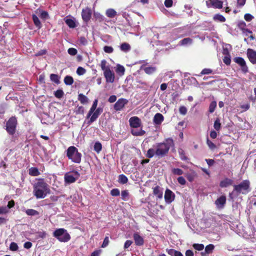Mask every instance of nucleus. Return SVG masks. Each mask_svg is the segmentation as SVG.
Here are the masks:
<instances>
[{"label":"nucleus","mask_w":256,"mask_h":256,"mask_svg":"<svg viewBox=\"0 0 256 256\" xmlns=\"http://www.w3.org/2000/svg\"><path fill=\"white\" fill-rule=\"evenodd\" d=\"M50 192L49 186L44 178L38 179L34 185V194L37 198H44Z\"/></svg>","instance_id":"f257e3e1"},{"label":"nucleus","mask_w":256,"mask_h":256,"mask_svg":"<svg viewBox=\"0 0 256 256\" xmlns=\"http://www.w3.org/2000/svg\"><path fill=\"white\" fill-rule=\"evenodd\" d=\"M170 146L165 142H160L156 144V148H149L146 156L149 158H152L154 154L158 158L165 156L168 154Z\"/></svg>","instance_id":"f03ea898"},{"label":"nucleus","mask_w":256,"mask_h":256,"mask_svg":"<svg viewBox=\"0 0 256 256\" xmlns=\"http://www.w3.org/2000/svg\"><path fill=\"white\" fill-rule=\"evenodd\" d=\"M233 190L229 194V196L231 198H232V194H235L237 196L240 194L246 195L251 191L250 182L248 180H243L240 184L233 185Z\"/></svg>","instance_id":"7ed1b4c3"},{"label":"nucleus","mask_w":256,"mask_h":256,"mask_svg":"<svg viewBox=\"0 0 256 256\" xmlns=\"http://www.w3.org/2000/svg\"><path fill=\"white\" fill-rule=\"evenodd\" d=\"M66 156L72 162L80 164L82 160V154L78 150V149L74 146H70L66 150Z\"/></svg>","instance_id":"20e7f679"},{"label":"nucleus","mask_w":256,"mask_h":256,"mask_svg":"<svg viewBox=\"0 0 256 256\" xmlns=\"http://www.w3.org/2000/svg\"><path fill=\"white\" fill-rule=\"evenodd\" d=\"M53 236L60 242H66L70 240V236L67 230L64 228L56 229L53 232Z\"/></svg>","instance_id":"39448f33"},{"label":"nucleus","mask_w":256,"mask_h":256,"mask_svg":"<svg viewBox=\"0 0 256 256\" xmlns=\"http://www.w3.org/2000/svg\"><path fill=\"white\" fill-rule=\"evenodd\" d=\"M17 120L16 117L12 116L9 118L6 124V130L10 135H13L16 131Z\"/></svg>","instance_id":"423d86ee"},{"label":"nucleus","mask_w":256,"mask_h":256,"mask_svg":"<svg viewBox=\"0 0 256 256\" xmlns=\"http://www.w3.org/2000/svg\"><path fill=\"white\" fill-rule=\"evenodd\" d=\"M234 62L238 64L244 73H246L248 71V68L246 66L245 60L242 57H236L233 59Z\"/></svg>","instance_id":"0eeeda50"},{"label":"nucleus","mask_w":256,"mask_h":256,"mask_svg":"<svg viewBox=\"0 0 256 256\" xmlns=\"http://www.w3.org/2000/svg\"><path fill=\"white\" fill-rule=\"evenodd\" d=\"M73 172L75 176H76V178H74L73 176L70 174L69 172H67L64 174V179L66 184H70L74 183L80 177V174L78 171L74 170Z\"/></svg>","instance_id":"6e6552de"},{"label":"nucleus","mask_w":256,"mask_h":256,"mask_svg":"<svg viewBox=\"0 0 256 256\" xmlns=\"http://www.w3.org/2000/svg\"><path fill=\"white\" fill-rule=\"evenodd\" d=\"M206 4L208 8L212 7L214 8H222V2L220 0H208Z\"/></svg>","instance_id":"1a4fd4ad"},{"label":"nucleus","mask_w":256,"mask_h":256,"mask_svg":"<svg viewBox=\"0 0 256 256\" xmlns=\"http://www.w3.org/2000/svg\"><path fill=\"white\" fill-rule=\"evenodd\" d=\"M104 75L106 78V82L112 83L115 79L114 72L110 70V68H108L104 72Z\"/></svg>","instance_id":"9d476101"},{"label":"nucleus","mask_w":256,"mask_h":256,"mask_svg":"<svg viewBox=\"0 0 256 256\" xmlns=\"http://www.w3.org/2000/svg\"><path fill=\"white\" fill-rule=\"evenodd\" d=\"M102 112V108H98L96 109V110L90 116V119L88 122V124L90 125L92 123L96 121V120L98 118L99 116Z\"/></svg>","instance_id":"9b49d317"},{"label":"nucleus","mask_w":256,"mask_h":256,"mask_svg":"<svg viewBox=\"0 0 256 256\" xmlns=\"http://www.w3.org/2000/svg\"><path fill=\"white\" fill-rule=\"evenodd\" d=\"M164 200L167 204H170L175 198L174 194L170 189L167 188L165 191Z\"/></svg>","instance_id":"f8f14e48"},{"label":"nucleus","mask_w":256,"mask_h":256,"mask_svg":"<svg viewBox=\"0 0 256 256\" xmlns=\"http://www.w3.org/2000/svg\"><path fill=\"white\" fill-rule=\"evenodd\" d=\"M82 16L83 20L86 22H88L92 17L91 9L88 7L83 9L82 12Z\"/></svg>","instance_id":"ddd939ff"},{"label":"nucleus","mask_w":256,"mask_h":256,"mask_svg":"<svg viewBox=\"0 0 256 256\" xmlns=\"http://www.w3.org/2000/svg\"><path fill=\"white\" fill-rule=\"evenodd\" d=\"M246 55L250 62L253 64H256V51L252 48H248Z\"/></svg>","instance_id":"4468645a"},{"label":"nucleus","mask_w":256,"mask_h":256,"mask_svg":"<svg viewBox=\"0 0 256 256\" xmlns=\"http://www.w3.org/2000/svg\"><path fill=\"white\" fill-rule=\"evenodd\" d=\"M129 122L130 127L133 128H139L142 124L140 119L136 116L131 117L129 120Z\"/></svg>","instance_id":"2eb2a0df"},{"label":"nucleus","mask_w":256,"mask_h":256,"mask_svg":"<svg viewBox=\"0 0 256 256\" xmlns=\"http://www.w3.org/2000/svg\"><path fill=\"white\" fill-rule=\"evenodd\" d=\"M128 102V100L124 98H120L115 103L114 105V108L115 110L118 111L121 110L126 104Z\"/></svg>","instance_id":"dca6fc26"},{"label":"nucleus","mask_w":256,"mask_h":256,"mask_svg":"<svg viewBox=\"0 0 256 256\" xmlns=\"http://www.w3.org/2000/svg\"><path fill=\"white\" fill-rule=\"evenodd\" d=\"M133 238L136 246H141L144 244V240L138 233H134L133 235Z\"/></svg>","instance_id":"f3484780"},{"label":"nucleus","mask_w":256,"mask_h":256,"mask_svg":"<svg viewBox=\"0 0 256 256\" xmlns=\"http://www.w3.org/2000/svg\"><path fill=\"white\" fill-rule=\"evenodd\" d=\"M234 181L230 178H225L222 180L220 182V188H226L228 186H232Z\"/></svg>","instance_id":"a211bd4d"},{"label":"nucleus","mask_w":256,"mask_h":256,"mask_svg":"<svg viewBox=\"0 0 256 256\" xmlns=\"http://www.w3.org/2000/svg\"><path fill=\"white\" fill-rule=\"evenodd\" d=\"M153 194L156 196L158 198L162 199V198L163 192L160 186H156L152 188Z\"/></svg>","instance_id":"6ab92c4d"},{"label":"nucleus","mask_w":256,"mask_h":256,"mask_svg":"<svg viewBox=\"0 0 256 256\" xmlns=\"http://www.w3.org/2000/svg\"><path fill=\"white\" fill-rule=\"evenodd\" d=\"M226 196H222L216 200L215 204L218 207L222 208L226 203Z\"/></svg>","instance_id":"aec40b11"},{"label":"nucleus","mask_w":256,"mask_h":256,"mask_svg":"<svg viewBox=\"0 0 256 256\" xmlns=\"http://www.w3.org/2000/svg\"><path fill=\"white\" fill-rule=\"evenodd\" d=\"M164 120L163 115L160 113H156L154 118L153 122L156 124H160Z\"/></svg>","instance_id":"412c9836"},{"label":"nucleus","mask_w":256,"mask_h":256,"mask_svg":"<svg viewBox=\"0 0 256 256\" xmlns=\"http://www.w3.org/2000/svg\"><path fill=\"white\" fill-rule=\"evenodd\" d=\"M98 100L97 99H95L93 102L92 106H91V108L87 114V116H86L87 118H89L91 116L92 114L94 112V111L96 110V107L98 106Z\"/></svg>","instance_id":"4be33fe9"},{"label":"nucleus","mask_w":256,"mask_h":256,"mask_svg":"<svg viewBox=\"0 0 256 256\" xmlns=\"http://www.w3.org/2000/svg\"><path fill=\"white\" fill-rule=\"evenodd\" d=\"M78 99L83 104L88 102V98L82 94H78Z\"/></svg>","instance_id":"5701e85b"},{"label":"nucleus","mask_w":256,"mask_h":256,"mask_svg":"<svg viewBox=\"0 0 256 256\" xmlns=\"http://www.w3.org/2000/svg\"><path fill=\"white\" fill-rule=\"evenodd\" d=\"M120 49L122 51L127 52L131 49V46L128 43L124 42L120 46Z\"/></svg>","instance_id":"b1692460"},{"label":"nucleus","mask_w":256,"mask_h":256,"mask_svg":"<svg viewBox=\"0 0 256 256\" xmlns=\"http://www.w3.org/2000/svg\"><path fill=\"white\" fill-rule=\"evenodd\" d=\"M32 18L36 27L38 28H40L42 27V24L38 18L36 14H33L32 16Z\"/></svg>","instance_id":"393cba45"},{"label":"nucleus","mask_w":256,"mask_h":256,"mask_svg":"<svg viewBox=\"0 0 256 256\" xmlns=\"http://www.w3.org/2000/svg\"><path fill=\"white\" fill-rule=\"evenodd\" d=\"M29 174L32 176H39L40 172L38 168L32 167L29 169Z\"/></svg>","instance_id":"a878e982"},{"label":"nucleus","mask_w":256,"mask_h":256,"mask_svg":"<svg viewBox=\"0 0 256 256\" xmlns=\"http://www.w3.org/2000/svg\"><path fill=\"white\" fill-rule=\"evenodd\" d=\"M106 16L110 18H113L116 15V11L112 8L108 9L106 12Z\"/></svg>","instance_id":"bb28decb"},{"label":"nucleus","mask_w":256,"mask_h":256,"mask_svg":"<svg viewBox=\"0 0 256 256\" xmlns=\"http://www.w3.org/2000/svg\"><path fill=\"white\" fill-rule=\"evenodd\" d=\"M213 20L216 22H224L226 20V18L222 15L219 14H217L214 15Z\"/></svg>","instance_id":"cd10ccee"},{"label":"nucleus","mask_w":256,"mask_h":256,"mask_svg":"<svg viewBox=\"0 0 256 256\" xmlns=\"http://www.w3.org/2000/svg\"><path fill=\"white\" fill-rule=\"evenodd\" d=\"M178 152L180 155V157L182 160L187 161L189 160L188 158L186 156V154L184 150H182V148H178Z\"/></svg>","instance_id":"c85d7f7f"},{"label":"nucleus","mask_w":256,"mask_h":256,"mask_svg":"<svg viewBox=\"0 0 256 256\" xmlns=\"http://www.w3.org/2000/svg\"><path fill=\"white\" fill-rule=\"evenodd\" d=\"M66 24L70 28H74L76 27V24L75 21L72 18H67L64 20Z\"/></svg>","instance_id":"c756f323"},{"label":"nucleus","mask_w":256,"mask_h":256,"mask_svg":"<svg viewBox=\"0 0 256 256\" xmlns=\"http://www.w3.org/2000/svg\"><path fill=\"white\" fill-rule=\"evenodd\" d=\"M47 233L44 230L38 231L36 234V239L44 238H46Z\"/></svg>","instance_id":"7c9ffc66"},{"label":"nucleus","mask_w":256,"mask_h":256,"mask_svg":"<svg viewBox=\"0 0 256 256\" xmlns=\"http://www.w3.org/2000/svg\"><path fill=\"white\" fill-rule=\"evenodd\" d=\"M131 133L133 136H142L145 134L146 132L142 129H140V130H132Z\"/></svg>","instance_id":"2f4dec72"},{"label":"nucleus","mask_w":256,"mask_h":256,"mask_svg":"<svg viewBox=\"0 0 256 256\" xmlns=\"http://www.w3.org/2000/svg\"><path fill=\"white\" fill-rule=\"evenodd\" d=\"M144 70L146 74H151L156 71V68L154 66H148L145 68Z\"/></svg>","instance_id":"473e14b6"},{"label":"nucleus","mask_w":256,"mask_h":256,"mask_svg":"<svg viewBox=\"0 0 256 256\" xmlns=\"http://www.w3.org/2000/svg\"><path fill=\"white\" fill-rule=\"evenodd\" d=\"M64 82L66 85H72L74 83V79L72 76H66L64 78Z\"/></svg>","instance_id":"72a5a7b5"},{"label":"nucleus","mask_w":256,"mask_h":256,"mask_svg":"<svg viewBox=\"0 0 256 256\" xmlns=\"http://www.w3.org/2000/svg\"><path fill=\"white\" fill-rule=\"evenodd\" d=\"M118 182L121 184H125L128 182V178L125 175L122 174L118 176Z\"/></svg>","instance_id":"f704fd0d"},{"label":"nucleus","mask_w":256,"mask_h":256,"mask_svg":"<svg viewBox=\"0 0 256 256\" xmlns=\"http://www.w3.org/2000/svg\"><path fill=\"white\" fill-rule=\"evenodd\" d=\"M26 213L28 216H34L39 214V212L34 209H28L26 210Z\"/></svg>","instance_id":"c9c22d12"},{"label":"nucleus","mask_w":256,"mask_h":256,"mask_svg":"<svg viewBox=\"0 0 256 256\" xmlns=\"http://www.w3.org/2000/svg\"><path fill=\"white\" fill-rule=\"evenodd\" d=\"M50 79L53 82L56 84H59L60 82L59 80L60 78L58 74H51L50 75Z\"/></svg>","instance_id":"e433bc0d"},{"label":"nucleus","mask_w":256,"mask_h":256,"mask_svg":"<svg viewBox=\"0 0 256 256\" xmlns=\"http://www.w3.org/2000/svg\"><path fill=\"white\" fill-rule=\"evenodd\" d=\"M214 248V244H209L207 245L205 248V253H206V254H210L212 252Z\"/></svg>","instance_id":"4c0bfd02"},{"label":"nucleus","mask_w":256,"mask_h":256,"mask_svg":"<svg viewBox=\"0 0 256 256\" xmlns=\"http://www.w3.org/2000/svg\"><path fill=\"white\" fill-rule=\"evenodd\" d=\"M122 199L124 201H126L128 200L129 192L128 190H124L122 191L121 192Z\"/></svg>","instance_id":"58836bf2"},{"label":"nucleus","mask_w":256,"mask_h":256,"mask_svg":"<svg viewBox=\"0 0 256 256\" xmlns=\"http://www.w3.org/2000/svg\"><path fill=\"white\" fill-rule=\"evenodd\" d=\"M94 149L97 153H99L102 150L101 143L98 142H96L94 144Z\"/></svg>","instance_id":"ea45409f"},{"label":"nucleus","mask_w":256,"mask_h":256,"mask_svg":"<svg viewBox=\"0 0 256 256\" xmlns=\"http://www.w3.org/2000/svg\"><path fill=\"white\" fill-rule=\"evenodd\" d=\"M216 106V101H212L210 102L209 108H208V111L210 113H212Z\"/></svg>","instance_id":"a19ab883"},{"label":"nucleus","mask_w":256,"mask_h":256,"mask_svg":"<svg viewBox=\"0 0 256 256\" xmlns=\"http://www.w3.org/2000/svg\"><path fill=\"white\" fill-rule=\"evenodd\" d=\"M192 42V40L190 38H184L182 39L180 42L181 45H186L188 44H190Z\"/></svg>","instance_id":"79ce46f5"},{"label":"nucleus","mask_w":256,"mask_h":256,"mask_svg":"<svg viewBox=\"0 0 256 256\" xmlns=\"http://www.w3.org/2000/svg\"><path fill=\"white\" fill-rule=\"evenodd\" d=\"M54 96L58 98H61L64 95V92L62 90H58L54 92Z\"/></svg>","instance_id":"37998d69"},{"label":"nucleus","mask_w":256,"mask_h":256,"mask_svg":"<svg viewBox=\"0 0 256 256\" xmlns=\"http://www.w3.org/2000/svg\"><path fill=\"white\" fill-rule=\"evenodd\" d=\"M125 68H124L120 64H118L117 66V68L116 69V72L118 74H120L122 75H123L124 73Z\"/></svg>","instance_id":"c03bdc74"},{"label":"nucleus","mask_w":256,"mask_h":256,"mask_svg":"<svg viewBox=\"0 0 256 256\" xmlns=\"http://www.w3.org/2000/svg\"><path fill=\"white\" fill-rule=\"evenodd\" d=\"M192 247L195 250L198 251L202 250L204 248V245L202 244H192Z\"/></svg>","instance_id":"a18cd8bd"},{"label":"nucleus","mask_w":256,"mask_h":256,"mask_svg":"<svg viewBox=\"0 0 256 256\" xmlns=\"http://www.w3.org/2000/svg\"><path fill=\"white\" fill-rule=\"evenodd\" d=\"M172 172L173 174L178 176L182 175L184 174L183 170L179 168H174L172 170Z\"/></svg>","instance_id":"49530a36"},{"label":"nucleus","mask_w":256,"mask_h":256,"mask_svg":"<svg viewBox=\"0 0 256 256\" xmlns=\"http://www.w3.org/2000/svg\"><path fill=\"white\" fill-rule=\"evenodd\" d=\"M178 250L172 248H166V252L170 256H175Z\"/></svg>","instance_id":"de8ad7c7"},{"label":"nucleus","mask_w":256,"mask_h":256,"mask_svg":"<svg viewBox=\"0 0 256 256\" xmlns=\"http://www.w3.org/2000/svg\"><path fill=\"white\" fill-rule=\"evenodd\" d=\"M18 246L16 243L12 242L10 244V249L12 251H16L18 250Z\"/></svg>","instance_id":"09e8293b"},{"label":"nucleus","mask_w":256,"mask_h":256,"mask_svg":"<svg viewBox=\"0 0 256 256\" xmlns=\"http://www.w3.org/2000/svg\"><path fill=\"white\" fill-rule=\"evenodd\" d=\"M214 126V128L216 130H220V126H221V124L220 123V120L218 118L215 120Z\"/></svg>","instance_id":"8fccbe9b"},{"label":"nucleus","mask_w":256,"mask_h":256,"mask_svg":"<svg viewBox=\"0 0 256 256\" xmlns=\"http://www.w3.org/2000/svg\"><path fill=\"white\" fill-rule=\"evenodd\" d=\"M86 72V70L82 67L79 66L76 70V73L79 76H82Z\"/></svg>","instance_id":"3c124183"},{"label":"nucleus","mask_w":256,"mask_h":256,"mask_svg":"<svg viewBox=\"0 0 256 256\" xmlns=\"http://www.w3.org/2000/svg\"><path fill=\"white\" fill-rule=\"evenodd\" d=\"M120 194V190L118 188H114L110 190V194L114 196H118Z\"/></svg>","instance_id":"603ef678"},{"label":"nucleus","mask_w":256,"mask_h":256,"mask_svg":"<svg viewBox=\"0 0 256 256\" xmlns=\"http://www.w3.org/2000/svg\"><path fill=\"white\" fill-rule=\"evenodd\" d=\"M104 50L106 53L110 54L114 51V48L110 46H106L104 48Z\"/></svg>","instance_id":"864d4df0"},{"label":"nucleus","mask_w":256,"mask_h":256,"mask_svg":"<svg viewBox=\"0 0 256 256\" xmlns=\"http://www.w3.org/2000/svg\"><path fill=\"white\" fill-rule=\"evenodd\" d=\"M68 53L71 56H75L78 52V50L75 48H71L68 49Z\"/></svg>","instance_id":"5fc2aeb1"},{"label":"nucleus","mask_w":256,"mask_h":256,"mask_svg":"<svg viewBox=\"0 0 256 256\" xmlns=\"http://www.w3.org/2000/svg\"><path fill=\"white\" fill-rule=\"evenodd\" d=\"M223 62L227 66L230 65L231 62L230 56L229 55L228 56H225L223 58Z\"/></svg>","instance_id":"6e6d98bb"},{"label":"nucleus","mask_w":256,"mask_h":256,"mask_svg":"<svg viewBox=\"0 0 256 256\" xmlns=\"http://www.w3.org/2000/svg\"><path fill=\"white\" fill-rule=\"evenodd\" d=\"M75 112L76 114H83L84 113V108L82 106H78L76 108Z\"/></svg>","instance_id":"4d7b16f0"},{"label":"nucleus","mask_w":256,"mask_h":256,"mask_svg":"<svg viewBox=\"0 0 256 256\" xmlns=\"http://www.w3.org/2000/svg\"><path fill=\"white\" fill-rule=\"evenodd\" d=\"M106 61L105 60H103L101 61L100 62V67L102 70L104 72L106 70H107L108 68H110L108 66L106 67Z\"/></svg>","instance_id":"13d9d810"},{"label":"nucleus","mask_w":256,"mask_h":256,"mask_svg":"<svg viewBox=\"0 0 256 256\" xmlns=\"http://www.w3.org/2000/svg\"><path fill=\"white\" fill-rule=\"evenodd\" d=\"M212 70H211L210 68H204L202 70L200 74L202 75L208 74H212Z\"/></svg>","instance_id":"bf43d9fd"},{"label":"nucleus","mask_w":256,"mask_h":256,"mask_svg":"<svg viewBox=\"0 0 256 256\" xmlns=\"http://www.w3.org/2000/svg\"><path fill=\"white\" fill-rule=\"evenodd\" d=\"M206 144L208 145V147L211 150H214L216 148V145L210 140H209L208 138L206 140Z\"/></svg>","instance_id":"052dcab7"},{"label":"nucleus","mask_w":256,"mask_h":256,"mask_svg":"<svg viewBox=\"0 0 256 256\" xmlns=\"http://www.w3.org/2000/svg\"><path fill=\"white\" fill-rule=\"evenodd\" d=\"M244 18L246 21L250 22L252 20L254 16L250 14H246L244 16Z\"/></svg>","instance_id":"680f3d73"},{"label":"nucleus","mask_w":256,"mask_h":256,"mask_svg":"<svg viewBox=\"0 0 256 256\" xmlns=\"http://www.w3.org/2000/svg\"><path fill=\"white\" fill-rule=\"evenodd\" d=\"M79 42L80 44L85 46L88 44L87 40L84 36H81L79 38Z\"/></svg>","instance_id":"e2e57ef3"},{"label":"nucleus","mask_w":256,"mask_h":256,"mask_svg":"<svg viewBox=\"0 0 256 256\" xmlns=\"http://www.w3.org/2000/svg\"><path fill=\"white\" fill-rule=\"evenodd\" d=\"M180 112L183 115H185L187 112V109L184 106H181L179 108Z\"/></svg>","instance_id":"0e129e2a"},{"label":"nucleus","mask_w":256,"mask_h":256,"mask_svg":"<svg viewBox=\"0 0 256 256\" xmlns=\"http://www.w3.org/2000/svg\"><path fill=\"white\" fill-rule=\"evenodd\" d=\"M178 182L181 185H184L186 184V180L183 176H179L178 178Z\"/></svg>","instance_id":"69168bd1"},{"label":"nucleus","mask_w":256,"mask_h":256,"mask_svg":"<svg viewBox=\"0 0 256 256\" xmlns=\"http://www.w3.org/2000/svg\"><path fill=\"white\" fill-rule=\"evenodd\" d=\"M164 4V6L166 8H170L172 6L173 1H172V0H165Z\"/></svg>","instance_id":"338daca9"},{"label":"nucleus","mask_w":256,"mask_h":256,"mask_svg":"<svg viewBox=\"0 0 256 256\" xmlns=\"http://www.w3.org/2000/svg\"><path fill=\"white\" fill-rule=\"evenodd\" d=\"M109 244V238L108 236H106V238H104V242H102V248H106Z\"/></svg>","instance_id":"774afa93"}]
</instances>
